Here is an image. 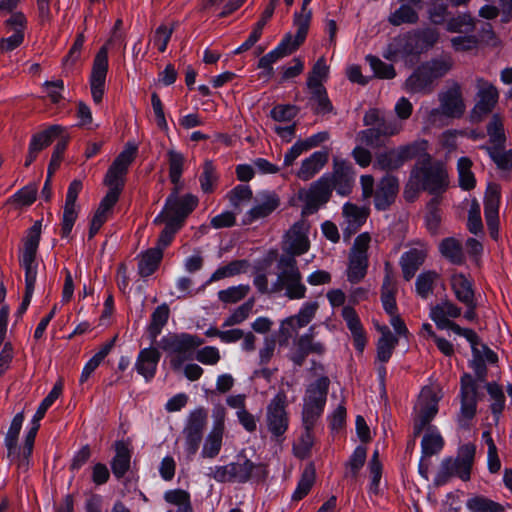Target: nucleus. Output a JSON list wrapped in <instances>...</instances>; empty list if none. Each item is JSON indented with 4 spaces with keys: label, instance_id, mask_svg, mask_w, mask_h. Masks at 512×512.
Wrapping results in <instances>:
<instances>
[{
    "label": "nucleus",
    "instance_id": "obj_41",
    "mask_svg": "<svg viewBox=\"0 0 512 512\" xmlns=\"http://www.w3.org/2000/svg\"><path fill=\"white\" fill-rule=\"evenodd\" d=\"M64 131V128L60 125H51L47 129L36 133L32 136L29 147L31 150L39 153L46 147H48L57 137H59Z\"/></svg>",
    "mask_w": 512,
    "mask_h": 512
},
{
    "label": "nucleus",
    "instance_id": "obj_36",
    "mask_svg": "<svg viewBox=\"0 0 512 512\" xmlns=\"http://www.w3.org/2000/svg\"><path fill=\"white\" fill-rule=\"evenodd\" d=\"M324 176L329 178V185L332 190L336 189L340 195H347L351 191L352 177L348 167L344 165H337L332 173L324 174Z\"/></svg>",
    "mask_w": 512,
    "mask_h": 512
},
{
    "label": "nucleus",
    "instance_id": "obj_48",
    "mask_svg": "<svg viewBox=\"0 0 512 512\" xmlns=\"http://www.w3.org/2000/svg\"><path fill=\"white\" fill-rule=\"evenodd\" d=\"M315 468L312 464L306 466L301 474L298 485L292 495L293 501H300L308 495L315 483Z\"/></svg>",
    "mask_w": 512,
    "mask_h": 512
},
{
    "label": "nucleus",
    "instance_id": "obj_24",
    "mask_svg": "<svg viewBox=\"0 0 512 512\" xmlns=\"http://www.w3.org/2000/svg\"><path fill=\"white\" fill-rule=\"evenodd\" d=\"M255 202L254 207L245 215L244 224L269 216L280 206V197L274 191H263L258 193Z\"/></svg>",
    "mask_w": 512,
    "mask_h": 512
},
{
    "label": "nucleus",
    "instance_id": "obj_61",
    "mask_svg": "<svg viewBox=\"0 0 512 512\" xmlns=\"http://www.w3.org/2000/svg\"><path fill=\"white\" fill-rule=\"evenodd\" d=\"M475 455V446L473 444H465L459 449L456 460L462 468L461 479L467 481L470 479V471Z\"/></svg>",
    "mask_w": 512,
    "mask_h": 512
},
{
    "label": "nucleus",
    "instance_id": "obj_46",
    "mask_svg": "<svg viewBox=\"0 0 512 512\" xmlns=\"http://www.w3.org/2000/svg\"><path fill=\"white\" fill-rule=\"evenodd\" d=\"M170 314L167 304L158 306L151 315V321L148 326V334L152 341H155L161 333L162 328L166 325Z\"/></svg>",
    "mask_w": 512,
    "mask_h": 512
},
{
    "label": "nucleus",
    "instance_id": "obj_55",
    "mask_svg": "<svg viewBox=\"0 0 512 512\" xmlns=\"http://www.w3.org/2000/svg\"><path fill=\"white\" fill-rule=\"evenodd\" d=\"M486 390L491 398L490 409L496 420L505 408V395L500 385L495 382L487 383Z\"/></svg>",
    "mask_w": 512,
    "mask_h": 512
},
{
    "label": "nucleus",
    "instance_id": "obj_1",
    "mask_svg": "<svg viewBox=\"0 0 512 512\" xmlns=\"http://www.w3.org/2000/svg\"><path fill=\"white\" fill-rule=\"evenodd\" d=\"M277 278L272 283V292L290 300H300L306 297L307 288L302 280V273L297 260L293 257H279L277 261Z\"/></svg>",
    "mask_w": 512,
    "mask_h": 512
},
{
    "label": "nucleus",
    "instance_id": "obj_23",
    "mask_svg": "<svg viewBox=\"0 0 512 512\" xmlns=\"http://www.w3.org/2000/svg\"><path fill=\"white\" fill-rule=\"evenodd\" d=\"M82 187V182L77 179L73 180L68 187L62 217V237H68L70 235L73 225L78 217L76 201Z\"/></svg>",
    "mask_w": 512,
    "mask_h": 512
},
{
    "label": "nucleus",
    "instance_id": "obj_44",
    "mask_svg": "<svg viewBox=\"0 0 512 512\" xmlns=\"http://www.w3.org/2000/svg\"><path fill=\"white\" fill-rule=\"evenodd\" d=\"M439 251L443 257L455 265H461L465 261L461 243L453 238H445L439 244Z\"/></svg>",
    "mask_w": 512,
    "mask_h": 512
},
{
    "label": "nucleus",
    "instance_id": "obj_56",
    "mask_svg": "<svg viewBox=\"0 0 512 512\" xmlns=\"http://www.w3.org/2000/svg\"><path fill=\"white\" fill-rule=\"evenodd\" d=\"M467 508L471 512H503L504 507L484 496H475L467 500Z\"/></svg>",
    "mask_w": 512,
    "mask_h": 512
},
{
    "label": "nucleus",
    "instance_id": "obj_2",
    "mask_svg": "<svg viewBox=\"0 0 512 512\" xmlns=\"http://www.w3.org/2000/svg\"><path fill=\"white\" fill-rule=\"evenodd\" d=\"M204 343L197 335L189 333H169L159 342L160 348L167 353L174 371L182 368L184 362L193 358L195 350Z\"/></svg>",
    "mask_w": 512,
    "mask_h": 512
},
{
    "label": "nucleus",
    "instance_id": "obj_42",
    "mask_svg": "<svg viewBox=\"0 0 512 512\" xmlns=\"http://www.w3.org/2000/svg\"><path fill=\"white\" fill-rule=\"evenodd\" d=\"M311 17L312 11L304 5H302L301 12L294 15V25L297 27V32L294 39L291 38V46H295L296 50L306 39Z\"/></svg>",
    "mask_w": 512,
    "mask_h": 512
},
{
    "label": "nucleus",
    "instance_id": "obj_13",
    "mask_svg": "<svg viewBox=\"0 0 512 512\" xmlns=\"http://www.w3.org/2000/svg\"><path fill=\"white\" fill-rule=\"evenodd\" d=\"M137 154V146L128 143L124 150L115 158L109 167L104 182L109 188L118 190L124 187V177L128 172L129 166L134 161Z\"/></svg>",
    "mask_w": 512,
    "mask_h": 512
},
{
    "label": "nucleus",
    "instance_id": "obj_14",
    "mask_svg": "<svg viewBox=\"0 0 512 512\" xmlns=\"http://www.w3.org/2000/svg\"><path fill=\"white\" fill-rule=\"evenodd\" d=\"M137 154V146L128 143L124 150L115 158L109 167L104 182L109 188L118 190L124 187V177L128 172L129 166L134 161Z\"/></svg>",
    "mask_w": 512,
    "mask_h": 512
},
{
    "label": "nucleus",
    "instance_id": "obj_19",
    "mask_svg": "<svg viewBox=\"0 0 512 512\" xmlns=\"http://www.w3.org/2000/svg\"><path fill=\"white\" fill-rule=\"evenodd\" d=\"M207 424V412L200 408L190 413L187 424L183 430L185 436V450L188 455H194L202 441L203 431Z\"/></svg>",
    "mask_w": 512,
    "mask_h": 512
},
{
    "label": "nucleus",
    "instance_id": "obj_31",
    "mask_svg": "<svg viewBox=\"0 0 512 512\" xmlns=\"http://www.w3.org/2000/svg\"><path fill=\"white\" fill-rule=\"evenodd\" d=\"M224 430V414H222L215 420L211 432L205 439L201 452L203 458L213 459L219 454L222 447Z\"/></svg>",
    "mask_w": 512,
    "mask_h": 512
},
{
    "label": "nucleus",
    "instance_id": "obj_50",
    "mask_svg": "<svg viewBox=\"0 0 512 512\" xmlns=\"http://www.w3.org/2000/svg\"><path fill=\"white\" fill-rule=\"evenodd\" d=\"M440 278V275L436 271L428 270L420 273L416 279L415 287L417 294L427 299L434 290L436 281Z\"/></svg>",
    "mask_w": 512,
    "mask_h": 512
},
{
    "label": "nucleus",
    "instance_id": "obj_7",
    "mask_svg": "<svg viewBox=\"0 0 512 512\" xmlns=\"http://www.w3.org/2000/svg\"><path fill=\"white\" fill-rule=\"evenodd\" d=\"M288 405L287 395L283 390L270 400L266 407L265 423L272 439L276 442L284 440L289 425V416L286 410Z\"/></svg>",
    "mask_w": 512,
    "mask_h": 512
},
{
    "label": "nucleus",
    "instance_id": "obj_43",
    "mask_svg": "<svg viewBox=\"0 0 512 512\" xmlns=\"http://www.w3.org/2000/svg\"><path fill=\"white\" fill-rule=\"evenodd\" d=\"M40 427V422L36 420H32V426L28 431L25 437V443L22 449L19 448V458H16L14 461H17L18 469L27 470L29 466V458L33 451L34 441L37 435V432Z\"/></svg>",
    "mask_w": 512,
    "mask_h": 512
},
{
    "label": "nucleus",
    "instance_id": "obj_64",
    "mask_svg": "<svg viewBox=\"0 0 512 512\" xmlns=\"http://www.w3.org/2000/svg\"><path fill=\"white\" fill-rule=\"evenodd\" d=\"M367 457L366 448L362 446H358L353 454L351 455L348 463H347V472L345 473V477L356 478L359 470L363 467L365 460Z\"/></svg>",
    "mask_w": 512,
    "mask_h": 512
},
{
    "label": "nucleus",
    "instance_id": "obj_63",
    "mask_svg": "<svg viewBox=\"0 0 512 512\" xmlns=\"http://www.w3.org/2000/svg\"><path fill=\"white\" fill-rule=\"evenodd\" d=\"M41 236V222L36 221L33 226L29 229L22 256L36 257V252L39 246Z\"/></svg>",
    "mask_w": 512,
    "mask_h": 512
},
{
    "label": "nucleus",
    "instance_id": "obj_39",
    "mask_svg": "<svg viewBox=\"0 0 512 512\" xmlns=\"http://www.w3.org/2000/svg\"><path fill=\"white\" fill-rule=\"evenodd\" d=\"M401 5L391 12L388 16V22L393 26H401L403 24L414 25L419 21V14L410 3L400 2Z\"/></svg>",
    "mask_w": 512,
    "mask_h": 512
},
{
    "label": "nucleus",
    "instance_id": "obj_16",
    "mask_svg": "<svg viewBox=\"0 0 512 512\" xmlns=\"http://www.w3.org/2000/svg\"><path fill=\"white\" fill-rule=\"evenodd\" d=\"M181 187H174L167 198L165 214L167 219L182 226L185 218L197 207L198 198L192 194L179 197Z\"/></svg>",
    "mask_w": 512,
    "mask_h": 512
},
{
    "label": "nucleus",
    "instance_id": "obj_4",
    "mask_svg": "<svg viewBox=\"0 0 512 512\" xmlns=\"http://www.w3.org/2000/svg\"><path fill=\"white\" fill-rule=\"evenodd\" d=\"M410 175L423 191L433 195L444 193L449 187V176L446 167L439 161L430 158L415 166Z\"/></svg>",
    "mask_w": 512,
    "mask_h": 512
},
{
    "label": "nucleus",
    "instance_id": "obj_60",
    "mask_svg": "<svg viewBox=\"0 0 512 512\" xmlns=\"http://www.w3.org/2000/svg\"><path fill=\"white\" fill-rule=\"evenodd\" d=\"M462 468L460 463L456 459L446 458L442 461L439 472L436 477V483L438 485L444 484L452 476H458L461 478Z\"/></svg>",
    "mask_w": 512,
    "mask_h": 512
},
{
    "label": "nucleus",
    "instance_id": "obj_58",
    "mask_svg": "<svg viewBox=\"0 0 512 512\" xmlns=\"http://www.w3.org/2000/svg\"><path fill=\"white\" fill-rule=\"evenodd\" d=\"M328 73L329 67L326 65L325 58L320 57L308 74L307 87L311 89L323 86L322 82L327 79Z\"/></svg>",
    "mask_w": 512,
    "mask_h": 512
},
{
    "label": "nucleus",
    "instance_id": "obj_10",
    "mask_svg": "<svg viewBox=\"0 0 512 512\" xmlns=\"http://www.w3.org/2000/svg\"><path fill=\"white\" fill-rule=\"evenodd\" d=\"M438 98L440 108H434L429 112V122L435 123L441 115L458 118L464 113L465 105L462 98L461 87L457 82H453L445 91L439 93Z\"/></svg>",
    "mask_w": 512,
    "mask_h": 512
},
{
    "label": "nucleus",
    "instance_id": "obj_54",
    "mask_svg": "<svg viewBox=\"0 0 512 512\" xmlns=\"http://www.w3.org/2000/svg\"><path fill=\"white\" fill-rule=\"evenodd\" d=\"M481 148L489 154L499 169H512V149L503 150L504 146L490 147L485 145L481 146Z\"/></svg>",
    "mask_w": 512,
    "mask_h": 512
},
{
    "label": "nucleus",
    "instance_id": "obj_6",
    "mask_svg": "<svg viewBox=\"0 0 512 512\" xmlns=\"http://www.w3.org/2000/svg\"><path fill=\"white\" fill-rule=\"evenodd\" d=\"M330 380L327 376H321L308 385L303 399L301 412L302 422L311 425L321 417L327 400Z\"/></svg>",
    "mask_w": 512,
    "mask_h": 512
},
{
    "label": "nucleus",
    "instance_id": "obj_34",
    "mask_svg": "<svg viewBox=\"0 0 512 512\" xmlns=\"http://www.w3.org/2000/svg\"><path fill=\"white\" fill-rule=\"evenodd\" d=\"M433 82L428 70L421 64L405 81V89L411 93H428L432 90Z\"/></svg>",
    "mask_w": 512,
    "mask_h": 512
},
{
    "label": "nucleus",
    "instance_id": "obj_29",
    "mask_svg": "<svg viewBox=\"0 0 512 512\" xmlns=\"http://www.w3.org/2000/svg\"><path fill=\"white\" fill-rule=\"evenodd\" d=\"M295 50V46H291V34L286 35L274 50L260 58L258 67L263 69L262 75L268 78L271 77L274 72L273 63L290 55Z\"/></svg>",
    "mask_w": 512,
    "mask_h": 512
},
{
    "label": "nucleus",
    "instance_id": "obj_30",
    "mask_svg": "<svg viewBox=\"0 0 512 512\" xmlns=\"http://www.w3.org/2000/svg\"><path fill=\"white\" fill-rule=\"evenodd\" d=\"M396 292L397 288L394 282L392 267L389 262H386L385 275L381 287V302L385 312L390 316L397 314Z\"/></svg>",
    "mask_w": 512,
    "mask_h": 512
},
{
    "label": "nucleus",
    "instance_id": "obj_53",
    "mask_svg": "<svg viewBox=\"0 0 512 512\" xmlns=\"http://www.w3.org/2000/svg\"><path fill=\"white\" fill-rule=\"evenodd\" d=\"M487 135L491 147L504 146L506 142V135L502 118L498 114H494L487 125Z\"/></svg>",
    "mask_w": 512,
    "mask_h": 512
},
{
    "label": "nucleus",
    "instance_id": "obj_3",
    "mask_svg": "<svg viewBox=\"0 0 512 512\" xmlns=\"http://www.w3.org/2000/svg\"><path fill=\"white\" fill-rule=\"evenodd\" d=\"M268 475L266 465L255 464L251 460L243 457L237 462L224 466H215L210 469L209 477L217 482H237L246 483L251 479L264 481Z\"/></svg>",
    "mask_w": 512,
    "mask_h": 512
},
{
    "label": "nucleus",
    "instance_id": "obj_38",
    "mask_svg": "<svg viewBox=\"0 0 512 512\" xmlns=\"http://www.w3.org/2000/svg\"><path fill=\"white\" fill-rule=\"evenodd\" d=\"M24 421V413H17L9 427V430L5 436V446L7 448V456L12 461L16 458H19V448H18V436Z\"/></svg>",
    "mask_w": 512,
    "mask_h": 512
},
{
    "label": "nucleus",
    "instance_id": "obj_37",
    "mask_svg": "<svg viewBox=\"0 0 512 512\" xmlns=\"http://www.w3.org/2000/svg\"><path fill=\"white\" fill-rule=\"evenodd\" d=\"M116 454L111 462V469L114 476L122 478L130 468L131 451L128 445L123 441L115 443Z\"/></svg>",
    "mask_w": 512,
    "mask_h": 512
},
{
    "label": "nucleus",
    "instance_id": "obj_15",
    "mask_svg": "<svg viewBox=\"0 0 512 512\" xmlns=\"http://www.w3.org/2000/svg\"><path fill=\"white\" fill-rule=\"evenodd\" d=\"M137 154V146L128 143L124 150L115 158L109 167L104 182L109 188L118 190L124 187V177L128 172L129 166L134 161Z\"/></svg>",
    "mask_w": 512,
    "mask_h": 512
},
{
    "label": "nucleus",
    "instance_id": "obj_21",
    "mask_svg": "<svg viewBox=\"0 0 512 512\" xmlns=\"http://www.w3.org/2000/svg\"><path fill=\"white\" fill-rule=\"evenodd\" d=\"M329 183V178L323 175L311 184L309 190L305 194V206L302 211L303 214H312L316 212L320 206L329 201L332 193V188Z\"/></svg>",
    "mask_w": 512,
    "mask_h": 512
},
{
    "label": "nucleus",
    "instance_id": "obj_28",
    "mask_svg": "<svg viewBox=\"0 0 512 512\" xmlns=\"http://www.w3.org/2000/svg\"><path fill=\"white\" fill-rule=\"evenodd\" d=\"M500 203V192L497 186H489L484 199V214L488 229L492 238L498 236V212Z\"/></svg>",
    "mask_w": 512,
    "mask_h": 512
},
{
    "label": "nucleus",
    "instance_id": "obj_25",
    "mask_svg": "<svg viewBox=\"0 0 512 512\" xmlns=\"http://www.w3.org/2000/svg\"><path fill=\"white\" fill-rule=\"evenodd\" d=\"M439 40V33L434 28H424L407 36L404 46L406 54H420L432 48Z\"/></svg>",
    "mask_w": 512,
    "mask_h": 512
},
{
    "label": "nucleus",
    "instance_id": "obj_59",
    "mask_svg": "<svg viewBox=\"0 0 512 512\" xmlns=\"http://www.w3.org/2000/svg\"><path fill=\"white\" fill-rule=\"evenodd\" d=\"M446 29L451 33H472L475 29V20L468 14H461L451 18L446 25Z\"/></svg>",
    "mask_w": 512,
    "mask_h": 512
},
{
    "label": "nucleus",
    "instance_id": "obj_33",
    "mask_svg": "<svg viewBox=\"0 0 512 512\" xmlns=\"http://www.w3.org/2000/svg\"><path fill=\"white\" fill-rule=\"evenodd\" d=\"M328 159L329 154L327 151L314 152L302 161L296 176L303 181L312 179L327 164Z\"/></svg>",
    "mask_w": 512,
    "mask_h": 512
},
{
    "label": "nucleus",
    "instance_id": "obj_8",
    "mask_svg": "<svg viewBox=\"0 0 512 512\" xmlns=\"http://www.w3.org/2000/svg\"><path fill=\"white\" fill-rule=\"evenodd\" d=\"M122 32L112 31L107 44L103 45L97 52L92 66L90 76V87L92 98L95 103H100L104 94L106 76L108 72V48L107 45L114 42H123Z\"/></svg>",
    "mask_w": 512,
    "mask_h": 512
},
{
    "label": "nucleus",
    "instance_id": "obj_47",
    "mask_svg": "<svg viewBox=\"0 0 512 512\" xmlns=\"http://www.w3.org/2000/svg\"><path fill=\"white\" fill-rule=\"evenodd\" d=\"M444 446V440L436 429L428 428L421 441L423 457L439 453Z\"/></svg>",
    "mask_w": 512,
    "mask_h": 512
},
{
    "label": "nucleus",
    "instance_id": "obj_51",
    "mask_svg": "<svg viewBox=\"0 0 512 512\" xmlns=\"http://www.w3.org/2000/svg\"><path fill=\"white\" fill-rule=\"evenodd\" d=\"M472 161L468 157H461L457 162L459 186L466 191L472 190L476 185L475 176L471 170Z\"/></svg>",
    "mask_w": 512,
    "mask_h": 512
},
{
    "label": "nucleus",
    "instance_id": "obj_49",
    "mask_svg": "<svg viewBox=\"0 0 512 512\" xmlns=\"http://www.w3.org/2000/svg\"><path fill=\"white\" fill-rule=\"evenodd\" d=\"M167 157L170 181L174 184V187H180L182 186L180 180L183 173L185 157L182 153L175 150H169L167 152Z\"/></svg>",
    "mask_w": 512,
    "mask_h": 512
},
{
    "label": "nucleus",
    "instance_id": "obj_5",
    "mask_svg": "<svg viewBox=\"0 0 512 512\" xmlns=\"http://www.w3.org/2000/svg\"><path fill=\"white\" fill-rule=\"evenodd\" d=\"M426 148V141H414L376 154L374 169L393 172L407 161L416 158Z\"/></svg>",
    "mask_w": 512,
    "mask_h": 512
},
{
    "label": "nucleus",
    "instance_id": "obj_26",
    "mask_svg": "<svg viewBox=\"0 0 512 512\" xmlns=\"http://www.w3.org/2000/svg\"><path fill=\"white\" fill-rule=\"evenodd\" d=\"M342 214L345 224L343 228L344 238L349 239L366 222L369 216V209L353 203H346L343 206Z\"/></svg>",
    "mask_w": 512,
    "mask_h": 512
},
{
    "label": "nucleus",
    "instance_id": "obj_40",
    "mask_svg": "<svg viewBox=\"0 0 512 512\" xmlns=\"http://www.w3.org/2000/svg\"><path fill=\"white\" fill-rule=\"evenodd\" d=\"M163 258L161 248H150L139 256L138 273L141 277L152 275Z\"/></svg>",
    "mask_w": 512,
    "mask_h": 512
},
{
    "label": "nucleus",
    "instance_id": "obj_52",
    "mask_svg": "<svg viewBox=\"0 0 512 512\" xmlns=\"http://www.w3.org/2000/svg\"><path fill=\"white\" fill-rule=\"evenodd\" d=\"M37 196V186L35 184H29L14 195H12L6 202L8 205H12L14 208L19 209L24 206L32 205Z\"/></svg>",
    "mask_w": 512,
    "mask_h": 512
},
{
    "label": "nucleus",
    "instance_id": "obj_20",
    "mask_svg": "<svg viewBox=\"0 0 512 512\" xmlns=\"http://www.w3.org/2000/svg\"><path fill=\"white\" fill-rule=\"evenodd\" d=\"M476 87L478 89V100L472 110V115L477 120H481L495 108L498 103L499 92L491 82L483 78L476 80Z\"/></svg>",
    "mask_w": 512,
    "mask_h": 512
},
{
    "label": "nucleus",
    "instance_id": "obj_32",
    "mask_svg": "<svg viewBox=\"0 0 512 512\" xmlns=\"http://www.w3.org/2000/svg\"><path fill=\"white\" fill-rule=\"evenodd\" d=\"M160 357V352L156 348L142 349L138 354L135 369L146 380H151L155 376Z\"/></svg>",
    "mask_w": 512,
    "mask_h": 512
},
{
    "label": "nucleus",
    "instance_id": "obj_35",
    "mask_svg": "<svg viewBox=\"0 0 512 512\" xmlns=\"http://www.w3.org/2000/svg\"><path fill=\"white\" fill-rule=\"evenodd\" d=\"M451 288L458 301L464 305H472L475 300L472 281L462 273H454L451 276Z\"/></svg>",
    "mask_w": 512,
    "mask_h": 512
},
{
    "label": "nucleus",
    "instance_id": "obj_18",
    "mask_svg": "<svg viewBox=\"0 0 512 512\" xmlns=\"http://www.w3.org/2000/svg\"><path fill=\"white\" fill-rule=\"evenodd\" d=\"M295 349L289 354V359L294 365L301 367L309 354L323 355L326 351L324 343L315 340V326L300 335L294 341Z\"/></svg>",
    "mask_w": 512,
    "mask_h": 512
},
{
    "label": "nucleus",
    "instance_id": "obj_9",
    "mask_svg": "<svg viewBox=\"0 0 512 512\" xmlns=\"http://www.w3.org/2000/svg\"><path fill=\"white\" fill-rule=\"evenodd\" d=\"M370 242L371 236L368 232L361 233L354 240L348 256L347 279L350 283H359L367 274Z\"/></svg>",
    "mask_w": 512,
    "mask_h": 512
},
{
    "label": "nucleus",
    "instance_id": "obj_11",
    "mask_svg": "<svg viewBox=\"0 0 512 512\" xmlns=\"http://www.w3.org/2000/svg\"><path fill=\"white\" fill-rule=\"evenodd\" d=\"M310 229L309 223L305 219H301L294 223L291 228L285 233L282 241V250L284 254L280 257H296L301 256L308 252L310 249V241L308 232Z\"/></svg>",
    "mask_w": 512,
    "mask_h": 512
},
{
    "label": "nucleus",
    "instance_id": "obj_22",
    "mask_svg": "<svg viewBox=\"0 0 512 512\" xmlns=\"http://www.w3.org/2000/svg\"><path fill=\"white\" fill-rule=\"evenodd\" d=\"M399 192V180L397 177L387 174L376 185L374 206L378 211H386L395 202Z\"/></svg>",
    "mask_w": 512,
    "mask_h": 512
},
{
    "label": "nucleus",
    "instance_id": "obj_62",
    "mask_svg": "<svg viewBox=\"0 0 512 512\" xmlns=\"http://www.w3.org/2000/svg\"><path fill=\"white\" fill-rule=\"evenodd\" d=\"M249 291L250 287L248 285L232 286L225 290H220L218 292V298L223 303L233 304L244 299Z\"/></svg>",
    "mask_w": 512,
    "mask_h": 512
},
{
    "label": "nucleus",
    "instance_id": "obj_12",
    "mask_svg": "<svg viewBox=\"0 0 512 512\" xmlns=\"http://www.w3.org/2000/svg\"><path fill=\"white\" fill-rule=\"evenodd\" d=\"M438 401L439 398L432 388L425 387L422 389L415 405L413 425V434L415 437L422 433L438 413Z\"/></svg>",
    "mask_w": 512,
    "mask_h": 512
},
{
    "label": "nucleus",
    "instance_id": "obj_17",
    "mask_svg": "<svg viewBox=\"0 0 512 512\" xmlns=\"http://www.w3.org/2000/svg\"><path fill=\"white\" fill-rule=\"evenodd\" d=\"M460 400L461 408L458 423L462 428H468L469 422L474 418L477 409V385L469 374L461 377Z\"/></svg>",
    "mask_w": 512,
    "mask_h": 512
},
{
    "label": "nucleus",
    "instance_id": "obj_27",
    "mask_svg": "<svg viewBox=\"0 0 512 512\" xmlns=\"http://www.w3.org/2000/svg\"><path fill=\"white\" fill-rule=\"evenodd\" d=\"M428 250L424 245L410 248L404 252L400 258L399 264L402 270L403 278L410 281L423 265L427 257Z\"/></svg>",
    "mask_w": 512,
    "mask_h": 512
},
{
    "label": "nucleus",
    "instance_id": "obj_45",
    "mask_svg": "<svg viewBox=\"0 0 512 512\" xmlns=\"http://www.w3.org/2000/svg\"><path fill=\"white\" fill-rule=\"evenodd\" d=\"M423 65L435 81L444 77L453 68L454 61L450 55H441L423 63Z\"/></svg>",
    "mask_w": 512,
    "mask_h": 512
},
{
    "label": "nucleus",
    "instance_id": "obj_57",
    "mask_svg": "<svg viewBox=\"0 0 512 512\" xmlns=\"http://www.w3.org/2000/svg\"><path fill=\"white\" fill-rule=\"evenodd\" d=\"M217 181L218 175L213 162L206 160L203 164V171L199 177L201 190L207 194L214 192Z\"/></svg>",
    "mask_w": 512,
    "mask_h": 512
}]
</instances>
